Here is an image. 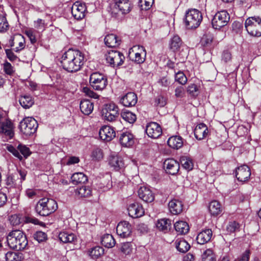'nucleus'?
Returning a JSON list of instances; mask_svg holds the SVG:
<instances>
[{
  "label": "nucleus",
  "instance_id": "20",
  "mask_svg": "<svg viewBox=\"0 0 261 261\" xmlns=\"http://www.w3.org/2000/svg\"><path fill=\"white\" fill-rule=\"evenodd\" d=\"M208 133V130L206 125L203 123L198 124L194 129V136L198 140H201L205 138Z\"/></svg>",
  "mask_w": 261,
  "mask_h": 261
},
{
  "label": "nucleus",
  "instance_id": "25",
  "mask_svg": "<svg viewBox=\"0 0 261 261\" xmlns=\"http://www.w3.org/2000/svg\"><path fill=\"white\" fill-rule=\"evenodd\" d=\"M109 164L116 171H118L124 166L123 162L120 157L112 154L109 157Z\"/></svg>",
  "mask_w": 261,
  "mask_h": 261
},
{
  "label": "nucleus",
  "instance_id": "21",
  "mask_svg": "<svg viewBox=\"0 0 261 261\" xmlns=\"http://www.w3.org/2000/svg\"><path fill=\"white\" fill-rule=\"evenodd\" d=\"M212 231L210 229H206L201 231L197 236V243L202 245L208 242L212 238Z\"/></svg>",
  "mask_w": 261,
  "mask_h": 261
},
{
  "label": "nucleus",
  "instance_id": "9",
  "mask_svg": "<svg viewBox=\"0 0 261 261\" xmlns=\"http://www.w3.org/2000/svg\"><path fill=\"white\" fill-rule=\"evenodd\" d=\"M91 86L96 90H101L107 85V79L103 74L98 72H94L90 77Z\"/></svg>",
  "mask_w": 261,
  "mask_h": 261
},
{
  "label": "nucleus",
  "instance_id": "13",
  "mask_svg": "<svg viewBox=\"0 0 261 261\" xmlns=\"http://www.w3.org/2000/svg\"><path fill=\"white\" fill-rule=\"evenodd\" d=\"M86 7L85 4L76 2L71 7V13L75 19L80 20L85 16Z\"/></svg>",
  "mask_w": 261,
  "mask_h": 261
},
{
  "label": "nucleus",
  "instance_id": "26",
  "mask_svg": "<svg viewBox=\"0 0 261 261\" xmlns=\"http://www.w3.org/2000/svg\"><path fill=\"white\" fill-rule=\"evenodd\" d=\"M167 144L171 148L178 149L183 145L182 139L178 136H172L169 138Z\"/></svg>",
  "mask_w": 261,
  "mask_h": 261
},
{
  "label": "nucleus",
  "instance_id": "15",
  "mask_svg": "<svg viewBox=\"0 0 261 261\" xmlns=\"http://www.w3.org/2000/svg\"><path fill=\"white\" fill-rule=\"evenodd\" d=\"M139 197L146 202H151L154 199L152 191L145 186L140 187L137 191Z\"/></svg>",
  "mask_w": 261,
  "mask_h": 261
},
{
  "label": "nucleus",
  "instance_id": "38",
  "mask_svg": "<svg viewBox=\"0 0 261 261\" xmlns=\"http://www.w3.org/2000/svg\"><path fill=\"white\" fill-rule=\"evenodd\" d=\"M130 133L126 131L122 133L119 138V141L122 146L125 147L130 146Z\"/></svg>",
  "mask_w": 261,
  "mask_h": 261
},
{
  "label": "nucleus",
  "instance_id": "43",
  "mask_svg": "<svg viewBox=\"0 0 261 261\" xmlns=\"http://www.w3.org/2000/svg\"><path fill=\"white\" fill-rule=\"evenodd\" d=\"M9 23L5 16L0 14V33L6 32L9 29Z\"/></svg>",
  "mask_w": 261,
  "mask_h": 261
},
{
  "label": "nucleus",
  "instance_id": "10",
  "mask_svg": "<svg viewBox=\"0 0 261 261\" xmlns=\"http://www.w3.org/2000/svg\"><path fill=\"white\" fill-rule=\"evenodd\" d=\"M105 56L107 63L113 67L122 65L124 59L123 55L117 50H110Z\"/></svg>",
  "mask_w": 261,
  "mask_h": 261
},
{
  "label": "nucleus",
  "instance_id": "32",
  "mask_svg": "<svg viewBox=\"0 0 261 261\" xmlns=\"http://www.w3.org/2000/svg\"><path fill=\"white\" fill-rule=\"evenodd\" d=\"M175 230L180 234H186L189 230L188 224L185 221H178L174 224Z\"/></svg>",
  "mask_w": 261,
  "mask_h": 261
},
{
  "label": "nucleus",
  "instance_id": "27",
  "mask_svg": "<svg viewBox=\"0 0 261 261\" xmlns=\"http://www.w3.org/2000/svg\"><path fill=\"white\" fill-rule=\"evenodd\" d=\"M208 210L212 215L216 216L221 214L223 208L219 202L213 200L210 203Z\"/></svg>",
  "mask_w": 261,
  "mask_h": 261
},
{
  "label": "nucleus",
  "instance_id": "60",
  "mask_svg": "<svg viewBox=\"0 0 261 261\" xmlns=\"http://www.w3.org/2000/svg\"><path fill=\"white\" fill-rule=\"evenodd\" d=\"M166 103V99H154V104L156 107H163Z\"/></svg>",
  "mask_w": 261,
  "mask_h": 261
},
{
  "label": "nucleus",
  "instance_id": "16",
  "mask_svg": "<svg viewBox=\"0 0 261 261\" xmlns=\"http://www.w3.org/2000/svg\"><path fill=\"white\" fill-rule=\"evenodd\" d=\"M164 167L167 173L175 175L179 171V164L173 159H168L164 163Z\"/></svg>",
  "mask_w": 261,
  "mask_h": 261
},
{
  "label": "nucleus",
  "instance_id": "39",
  "mask_svg": "<svg viewBox=\"0 0 261 261\" xmlns=\"http://www.w3.org/2000/svg\"><path fill=\"white\" fill-rule=\"evenodd\" d=\"M180 162L182 166L186 170H191L193 168V161L189 157L185 156L180 157Z\"/></svg>",
  "mask_w": 261,
  "mask_h": 261
},
{
  "label": "nucleus",
  "instance_id": "19",
  "mask_svg": "<svg viewBox=\"0 0 261 261\" xmlns=\"http://www.w3.org/2000/svg\"><path fill=\"white\" fill-rule=\"evenodd\" d=\"M136 49H138V51L135 53V57L134 60H132L137 64H142L145 60L146 51L143 46L140 45H135L132 47V51L134 52Z\"/></svg>",
  "mask_w": 261,
  "mask_h": 261
},
{
  "label": "nucleus",
  "instance_id": "51",
  "mask_svg": "<svg viewBox=\"0 0 261 261\" xmlns=\"http://www.w3.org/2000/svg\"><path fill=\"white\" fill-rule=\"evenodd\" d=\"M7 149L12 153L14 156L17 158L20 161H21L23 159V158L19 153V150L17 148H16L13 146L9 145L7 147Z\"/></svg>",
  "mask_w": 261,
  "mask_h": 261
},
{
  "label": "nucleus",
  "instance_id": "4",
  "mask_svg": "<svg viewBox=\"0 0 261 261\" xmlns=\"http://www.w3.org/2000/svg\"><path fill=\"white\" fill-rule=\"evenodd\" d=\"M202 20V16L201 12L193 9L189 10L186 12L184 22L188 29H193L199 26Z\"/></svg>",
  "mask_w": 261,
  "mask_h": 261
},
{
  "label": "nucleus",
  "instance_id": "31",
  "mask_svg": "<svg viewBox=\"0 0 261 261\" xmlns=\"http://www.w3.org/2000/svg\"><path fill=\"white\" fill-rule=\"evenodd\" d=\"M71 182L73 184H84L88 180L86 175L82 172H77L72 174L71 177Z\"/></svg>",
  "mask_w": 261,
  "mask_h": 261
},
{
  "label": "nucleus",
  "instance_id": "14",
  "mask_svg": "<svg viewBox=\"0 0 261 261\" xmlns=\"http://www.w3.org/2000/svg\"><path fill=\"white\" fill-rule=\"evenodd\" d=\"M99 135L101 140L109 142L115 137L116 133L112 127L103 125L99 129Z\"/></svg>",
  "mask_w": 261,
  "mask_h": 261
},
{
  "label": "nucleus",
  "instance_id": "8",
  "mask_svg": "<svg viewBox=\"0 0 261 261\" xmlns=\"http://www.w3.org/2000/svg\"><path fill=\"white\" fill-rule=\"evenodd\" d=\"M230 19L228 13L223 10L218 12L214 16L212 20V24L214 29H220L227 25Z\"/></svg>",
  "mask_w": 261,
  "mask_h": 261
},
{
  "label": "nucleus",
  "instance_id": "18",
  "mask_svg": "<svg viewBox=\"0 0 261 261\" xmlns=\"http://www.w3.org/2000/svg\"><path fill=\"white\" fill-rule=\"evenodd\" d=\"M130 226L127 221H123L119 222L116 228V232L118 236L123 238L129 237L130 234Z\"/></svg>",
  "mask_w": 261,
  "mask_h": 261
},
{
  "label": "nucleus",
  "instance_id": "41",
  "mask_svg": "<svg viewBox=\"0 0 261 261\" xmlns=\"http://www.w3.org/2000/svg\"><path fill=\"white\" fill-rule=\"evenodd\" d=\"M174 78L175 82H178L181 85H184L187 83V77L184 73L181 71L177 72H175Z\"/></svg>",
  "mask_w": 261,
  "mask_h": 261
},
{
  "label": "nucleus",
  "instance_id": "36",
  "mask_svg": "<svg viewBox=\"0 0 261 261\" xmlns=\"http://www.w3.org/2000/svg\"><path fill=\"white\" fill-rule=\"evenodd\" d=\"M135 212V214L132 215V218H137L142 217L144 214V210L142 205L138 203L132 204V213Z\"/></svg>",
  "mask_w": 261,
  "mask_h": 261
},
{
  "label": "nucleus",
  "instance_id": "33",
  "mask_svg": "<svg viewBox=\"0 0 261 261\" xmlns=\"http://www.w3.org/2000/svg\"><path fill=\"white\" fill-rule=\"evenodd\" d=\"M91 192L90 188L85 186L78 188L75 190V195L79 198L88 197L91 196Z\"/></svg>",
  "mask_w": 261,
  "mask_h": 261
},
{
  "label": "nucleus",
  "instance_id": "17",
  "mask_svg": "<svg viewBox=\"0 0 261 261\" xmlns=\"http://www.w3.org/2000/svg\"><path fill=\"white\" fill-rule=\"evenodd\" d=\"M251 175V171L249 167L244 165L239 167L236 171V176L240 181L244 182L247 180Z\"/></svg>",
  "mask_w": 261,
  "mask_h": 261
},
{
  "label": "nucleus",
  "instance_id": "64",
  "mask_svg": "<svg viewBox=\"0 0 261 261\" xmlns=\"http://www.w3.org/2000/svg\"><path fill=\"white\" fill-rule=\"evenodd\" d=\"M249 250H246L245 252L242 254L241 258L238 261H248L249 259Z\"/></svg>",
  "mask_w": 261,
  "mask_h": 261
},
{
  "label": "nucleus",
  "instance_id": "37",
  "mask_svg": "<svg viewBox=\"0 0 261 261\" xmlns=\"http://www.w3.org/2000/svg\"><path fill=\"white\" fill-rule=\"evenodd\" d=\"M6 261H20L23 259V255L21 253L13 251H8L5 254Z\"/></svg>",
  "mask_w": 261,
  "mask_h": 261
},
{
  "label": "nucleus",
  "instance_id": "45",
  "mask_svg": "<svg viewBox=\"0 0 261 261\" xmlns=\"http://www.w3.org/2000/svg\"><path fill=\"white\" fill-rule=\"evenodd\" d=\"M202 261H216L212 250H206L202 255Z\"/></svg>",
  "mask_w": 261,
  "mask_h": 261
},
{
  "label": "nucleus",
  "instance_id": "42",
  "mask_svg": "<svg viewBox=\"0 0 261 261\" xmlns=\"http://www.w3.org/2000/svg\"><path fill=\"white\" fill-rule=\"evenodd\" d=\"M240 224L236 221L229 222L226 227L228 233H231L240 230Z\"/></svg>",
  "mask_w": 261,
  "mask_h": 261
},
{
  "label": "nucleus",
  "instance_id": "62",
  "mask_svg": "<svg viewBox=\"0 0 261 261\" xmlns=\"http://www.w3.org/2000/svg\"><path fill=\"white\" fill-rule=\"evenodd\" d=\"M185 92L182 86H178L175 90V95L176 97H182Z\"/></svg>",
  "mask_w": 261,
  "mask_h": 261
},
{
  "label": "nucleus",
  "instance_id": "5",
  "mask_svg": "<svg viewBox=\"0 0 261 261\" xmlns=\"http://www.w3.org/2000/svg\"><path fill=\"white\" fill-rule=\"evenodd\" d=\"M245 28L250 35L254 37L261 36V18L259 17H250L245 22Z\"/></svg>",
  "mask_w": 261,
  "mask_h": 261
},
{
  "label": "nucleus",
  "instance_id": "47",
  "mask_svg": "<svg viewBox=\"0 0 261 261\" xmlns=\"http://www.w3.org/2000/svg\"><path fill=\"white\" fill-rule=\"evenodd\" d=\"M187 92L191 96H197L199 93V87L196 84H190L187 88Z\"/></svg>",
  "mask_w": 261,
  "mask_h": 261
},
{
  "label": "nucleus",
  "instance_id": "53",
  "mask_svg": "<svg viewBox=\"0 0 261 261\" xmlns=\"http://www.w3.org/2000/svg\"><path fill=\"white\" fill-rule=\"evenodd\" d=\"M213 40V38L211 35H205L201 40L202 44L205 47H210Z\"/></svg>",
  "mask_w": 261,
  "mask_h": 261
},
{
  "label": "nucleus",
  "instance_id": "28",
  "mask_svg": "<svg viewBox=\"0 0 261 261\" xmlns=\"http://www.w3.org/2000/svg\"><path fill=\"white\" fill-rule=\"evenodd\" d=\"M174 244L176 249L181 253H186L190 248V245L184 239H177Z\"/></svg>",
  "mask_w": 261,
  "mask_h": 261
},
{
  "label": "nucleus",
  "instance_id": "2",
  "mask_svg": "<svg viewBox=\"0 0 261 261\" xmlns=\"http://www.w3.org/2000/svg\"><path fill=\"white\" fill-rule=\"evenodd\" d=\"M7 240L9 246L16 250L24 249L28 244L25 234L18 229L13 230L10 232Z\"/></svg>",
  "mask_w": 261,
  "mask_h": 261
},
{
  "label": "nucleus",
  "instance_id": "56",
  "mask_svg": "<svg viewBox=\"0 0 261 261\" xmlns=\"http://www.w3.org/2000/svg\"><path fill=\"white\" fill-rule=\"evenodd\" d=\"M34 27L38 30L43 31L45 28V22L43 20L39 18L34 21Z\"/></svg>",
  "mask_w": 261,
  "mask_h": 261
},
{
  "label": "nucleus",
  "instance_id": "49",
  "mask_svg": "<svg viewBox=\"0 0 261 261\" xmlns=\"http://www.w3.org/2000/svg\"><path fill=\"white\" fill-rule=\"evenodd\" d=\"M19 102L22 107L25 109H29L34 103L33 99H19Z\"/></svg>",
  "mask_w": 261,
  "mask_h": 261
},
{
  "label": "nucleus",
  "instance_id": "46",
  "mask_svg": "<svg viewBox=\"0 0 261 261\" xmlns=\"http://www.w3.org/2000/svg\"><path fill=\"white\" fill-rule=\"evenodd\" d=\"M103 154L102 150L99 148H96L93 149L91 153L92 159L95 161H99L102 159Z\"/></svg>",
  "mask_w": 261,
  "mask_h": 261
},
{
  "label": "nucleus",
  "instance_id": "3",
  "mask_svg": "<svg viewBox=\"0 0 261 261\" xmlns=\"http://www.w3.org/2000/svg\"><path fill=\"white\" fill-rule=\"evenodd\" d=\"M58 208L57 202L51 198H43L40 199L35 206L36 212L41 216H47L55 212Z\"/></svg>",
  "mask_w": 261,
  "mask_h": 261
},
{
  "label": "nucleus",
  "instance_id": "7",
  "mask_svg": "<svg viewBox=\"0 0 261 261\" xmlns=\"http://www.w3.org/2000/svg\"><path fill=\"white\" fill-rule=\"evenodd\" d=\"M119 109L114 103L105 104L101 110L102 119L108 121H114L118 116Z\"/></svg>",
  "mask_w": 261,
  "mask_h": 261
},
{
  "label": "nucleus",
  "instance_id": "59",
  "mask_svg": "<svg viewBox=\"0 0 261 261\" xmlns=\"http://www.w3.org/2000/svg\"><path fill=\"white\" fill-rule=\"evenodd\" d=\"M5 52L7 58L11 61H14L17 58V56L14 54V53L10 49H6Z\"/></svg>",
  "mask_w": 261,
  "mask_h": 261
},
{
  "label": "nucleus",
  "instance_id": "61",
  "mask_svg": "<svg viewBox=\"0 0 261 261\" xmlns=\"http://www.w3.org/2000/svg\"><path fill=\"white\" fill-rule=\"evenodd\" d=\"M25 34L29 38L32 43H34L36 42L35 36L32 30L27 31L25 32Z\"/></svg>",
  "mask_w": 261,
  "mask_h": 261
},
{
  "label": "nucleus",
  "instance_id": "30",
  "mask_svg": "<svg viewBox=\"0 0 261 261\" xmlns=\"http://www.w3.org/2000/svg\"><path fill=\"white\" fill-rule=\"evenodd\" d=\"M59 240L64 243H71L76 240V236L72 233L61 232L59 234Z\"/></svg>",
  "mask_w": 261,
  "mask_h": 261
},
{
  "label": "nucleus",
  "instance_id": "12",
  "mask_svg": "<svg viewBox=\"0 0 261 261\" xmlns=\"http://www.w3.org/2000/svg\"><path fill=\"white\" fill-rule=\"evenodd\" d=\"M145 132L149 137L153 139L158 138L162 134L161 126L154 122H151L147 124Z\"/></svg>",
  "mask_w": 261,
  "mask_h": 261
},
{
  "label": "nucleus",
  "instance_id": "63",
  "mask_svg": "<svg viewBox=\"0 0 261 261\" xmlns=\"http://www.w3.org/2000/svg\"><path fill=\"white\" fill-rule=\"evenodd\" d=\"M137 229L142 233L146 232L148 230V227L146 224L141 223L137 226Z\"/></svg>",
  "mask_w": 261,
  "mask_h": 261
},
{
  "label": "nucleus",
  "instance_id": "1",
  "mask_svg": "<svg viewBox=\"0 0 261 261\" xmlns=\"http://www.w3.org/2000/svg\"><path fill=\"white\" fill-rule=\"evenodd\" d=\"M84 57L77 50L68 49L63 55L61 63L63 68L70 72L80 70L84 64Z\"/></svg>",
  "mask_w": 261,
  "mask_h": 261
},
{
  "label": "nucleus",
  "instance_id": "29",
  "mask_svg": "<svg viewBox=\"0 0 261 261\" xmlns=\"http://www.w3.org/2000/svg\"><path fill=\"white\" fill-rule=\"evenodd\" d=\"M171 220L169 219H161L158 221L156 227L161 231L167 232L171 228Z\"/></svg>",
  "mask_w": 261,
  "mask_h": 261
},
{
  "label": "nucleus",
  "instance_id": "35",
  "mask_svg": "<svg viewBox=\"0 0 261 261\" xmlns=\"http://www.w3.org/2000/svg\"><path fill=\"white\" fill-rule=\"evenodd\" d=\"M101 243L105 247L110 248L114 247L116 242L111 234H106L101 238Z\"/></svg>",
  "mask_w": 261,
  "mask_h": 261
},
{
  "label": "nucleus",
  "instance_id": "34",
  "mask_svg": "<svg viewBox=\"0 0 261 261\" xmlns=\"http://www.w3.org/2000/svg\"><path fill=\"white\" fill-rule=\"evenodd\" d=\"M182 44L180 38L177 35H174L169 41L170 48L173 51L178 50Z\"/></svg>",
  "mask_w": 261,
  "mask_h": 261
},
{
  "label": "nucleus",
  "instance_id": "6",
  "mask_svg": "<svg viewBox=\"0 0 261 261\" xmlns=\"http://www.w3.org/2000/svg\"><path fill=\"white\" fill-rule=\"evenodd\" d=\"M38 126L37 121L33 117H26L19 123L20 131L26 136H31L35 133Z\"/></svg>",
  "mask_w": 261,
  "mask_h": 261
},
{
  "label": "nucleus",
  "instance_id": "11",
  "mask_svg": "<svg viewBox=\"0 0 261 261\" xmlns=\"http://www.w3.org/2000/svg\"><path fill=\"white\" fill-rule=\"evenodd\" d=\"M114 3L111 8L112 14L116 15L119 12L122 14L128 13L130 8L129 0H114Z\"/></svg>",
  "mask_w": 261,
  "mask_h": 261
},
{
  "label": "nucleus",
  "instance_id": "50",
  "mask_svg": "<svg viewBox=\"0 0 261 261\" xmlns=\"http://www.w3.org/2000/svg\"><path fill=\"white\" fill-rule=\"evenodd\" d=\"M17 149L20 152L21 154L23 155L24 158H27L31 154V152L29 147L24 145L19 144L17 146Z\"/></svg>",
  "mask_w": 261,
  "mask_h": 261
},
{
  "label": "nucleus",
  "instance_id": "44",
  "mask_svg": "<svg viewBox=\"0 0 261 261\" xmlns=\"http://www.w3.org/2000/svg\"><path fill=\"white\" fill-rule=\"evenodd\" d=\"M153 0H139L138 6L142 10H147L150 8Z\"/></svg>",
  "mask_w": 261,
  "mask_h": 261
},
{
  "label": "nucleus",
  "instance_id": "48",
  "mask_svg": "<svg viewBox=\"0 0 261 261\" xmlns=\"http://www.w3.org/2000/svg\"><path fill=\"white\" fill-rule=\"evenodd\" d=\"M3 69L5 73L9 75H12L15 72L13 66H12V65L7 61L4 63Z\"/></svg>",
  "mask_w": 261,
  "mask_h": 261
},
{
  "label": "nucleus",
  "instance_id": "58",
  "mask_svg": "<svg viewBox=\"0 0 261 261\" xmlns=\"http://www.w3.org/2000/svg\"><path fill=\"white\" fill-rule=\"evenodd\" d=\"M83 92L85 94L86 96H89L90 98H98V96L94 93V92L89 88H83Z\"/></svg>",
  "mask_w": 261,
  "mask_h": 261
},
{
  "label": "nucleus",
  "instance_id": "24",
  "mask_svg": "<svg viewBox=\"0 0 261 261\" xmlns=\"http://www.w3.org/2000/svg\"><path fill=\"white\" fill-rule=\"evenodd\" d=\"M105 43L109 47H116L120 45V40L118 39L116 35L111 34L105 37Z\"/></svg>",
  "mask_w": 261,
  "mask_h": 261
},
{
  "label": "nucleus",
  "instance_id": "40",
  "mask_svg": "<svg viewBox=\"0 0 261 261\" xmlns=\"http://www.w3.org/2000/svg\"><path fill=\"white\" fill-rule=\"evenodd\" d=\"M103 253L104 249L100 246L94 247L89 251V255L93 259L97 258Z\"/></svg>",
  "mask_w": 261,
  "mask_h": 261
},
{
  "label": "nucleus",
  "instance_id": "23",
  "mask_svg": "<svg viewBox=\"0 0 261 261\" xmlns=\"http://www.w3.org/2000/svg\"><path fill=\"white\" fill-rule=\"evenodd\" d=\"M80 109L85 115L90 114L93 110V103L89 99H83L80 102Z\"/></svg>",
  "mask_w": 261,
  "mask_h": 261
},
{
  "label": "nucleus",
  "instance_id": "52",
  "mask_svg": "<svg viewBox=\"0 0 261 261\" xmlns=\"http://www.w3.org/2000/svg\"><path fill=\"white\" fill-rule=\"evenodd\" d=\"M34 238L38 242L40 243L47 239V234L43 231H39L34 234Z\"/></svg>",
  "mask_w": 261,
  "mask_h": 261
},
{
  "label": "nucleus",
  "instance_id": "22",
  "mask_svg": "<svg viewBox=\"0 0 261 261\" xmlns=\"http://www.w3.org/2000/svg\"><path fill=\"white\" fill-rule=\"evenodd\" d=\"M170 212L173 215H178L182 212L183 205L181 201L177 199H173L169 203Z\"/></svg>",
  "mask_w": 261,
  "mask_h": 261
},
{
  "label": "nucleus",
  "instance_id": "57",
  "mask_svg": "<svg viewBox=\"0 0 261 261\" xmlns=\"http://www.w3.org/2000/svg\"><path fill=\"white\" fill-rule=\"evenodd\" d=\"M121 116L122 118L126 122L130 123V112L129 111L125 109L123 110L121 112Z\"/></svg>",
  "mask_w": 261,
  "mask_h": 261
},
{
  "label": "nucleus",
  "instance_id": "54",
  "mask_svg": "<svg viewBox=\"0 0 261 261\" xmlns=\"http://www.w3.org/2000/svg\"><path fill=\"white\" fill-rule=\"evenodd\" d=\"M121 252L125 255H129L130 253V243L126 242L122 244L121 248Z\"/></svg>",
  "mask_w": 261,
  "mask_h": 261
},
{
  "label": "nucleus",
  "instance_id": "55",
  "mask_svg": "<svg viewBox=\"0 0 261 261\" xmlns=\"http://www.w3.org/2000/svg\"><path fill=\"white\" fill-rule=\"evenodd\" d=\"M232 56L231 53L228 50H224L222 55V60L225 62L227 63L231 61Z\"/></svg>",
  "mask_w": 261,
  "mask_h": 261
}]
</instances>
